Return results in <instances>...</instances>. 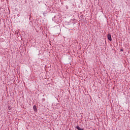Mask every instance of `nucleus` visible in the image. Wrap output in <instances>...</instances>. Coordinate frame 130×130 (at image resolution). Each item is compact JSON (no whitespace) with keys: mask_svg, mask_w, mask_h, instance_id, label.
I'll use <instances>...</instances> for the list:
<instances>
[{"mask_svg":"<svg viewBox=\"0 0 130 130\" xmlns=\"http://www.w3.org/2000/svg\"><path fill=\"white\" fill-rule=\"evenodd\" d=\"M107 38L109 41H112V39L111 38V35L108 34L107 36Z\"/></svg>","mask_w":130,"mask_h":130,"instance_id":"obj_2","label":"nucleus"},{"mask_svg":"<svg viewBox=\"0 0 130 130\" xmlns=\"http://www.w3.org/2000/svg\"><path fill=\"white\" fill-rule=\"evenodd\" d=\"M33 109H34V111H37V108L36 107V105H34L33 106Z\"/></svg>","mask_w":130,"mask_h":130,"instance_id":"obj_3","label":"nucleus"},{"mask_svg":"<svg viewBox=\"0 0 130 130\" xmlns=\"http://www.w3.org/2000/svg\"><path fill=\"white\" fill-rule=\"evenodd\" d=\"M121 51H123V50L122 49H121Z\"/></svg>","mask_w":130,"mask_h":130,"instance_id":"obj_7","label":"nucleus"},{"mask_svg":"<svg viewBox=\"0 0 130 130\" xmlns=\"http://www.w3.org/2000/svg\"><path fill=\"white\" fill-rule=\"evenodd\" d=\"M76 128L78 129V130H84L83 128H81L79 126H76Z\"/></svg>","mask_w":130,"mask_h":130,"instance_id":"obj_4","label":"nucleus"},{"mask_svg":"<svg viewBox=\"0 0 130 130\" xmlns=\"http://www.w3.org/2000/svg\"><path fill=\"white\" fill-rule=\"evenodd\" d=\"M58 18H59V15H56L53 18L52 20L54 21L55 23L58 22Z\"/></svg>","mask_w":130,"mask_h":130,"instance_id":"obj_1","label":"nucleus"},{"mask_svg":"<svg viewBox=\"0 0 130 130\" xmlns=\"http://www.w3.org/2000/svg\"><path fill=\"white\" fill-rule=\"evenodd\" d=\"M43 16H45V15H46V12H44L43 13Z\"/></svg>","mask_w":130,"mask_h":130,"instance_id":"obj_5","label":"nucleus"},{"mask_svg":"<svg viewBox=\"0 0 130 130\" xmlns=\"http://www.w3.org/2000/svg\"><path fill=\"white\" fill-rule=\"evenodd\" d=\"M42 100H43V101H44L45 100V99L43 98V99H42Z\"/></svg>","mask_w":130,"mask_h":130,"instance_id":"obj_6","label":"nucleus"}]
</instances>
